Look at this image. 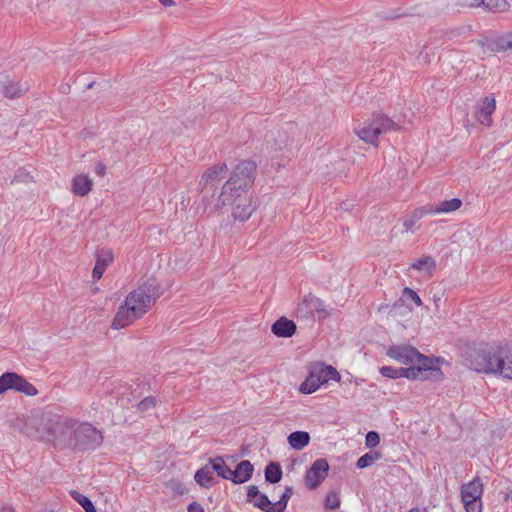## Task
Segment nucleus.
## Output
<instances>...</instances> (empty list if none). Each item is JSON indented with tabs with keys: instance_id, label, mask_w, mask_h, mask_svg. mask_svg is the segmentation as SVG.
<instances>
[{
	"instance_id": "13",
	"label": "nucleus",
	"mask_w": 512,
	"mask_h": 512,
	"mask_svg": "<svg viewBox=\"0 0 512 512\" xmlns=\"http://www.w3.org/2000/svg\"><path fill=\"white\" fill-rule=\"evenodd\" d=\"M495 109L496 99L493 96H486L479 104L475 116L481 124L491 126Z\"/></svg>"
},
{
	"instance_id": "23",
	"label": "nucleus",
	"mask_w": 512,
	"mask_h": 512,
	"mask_svg": "<svg viewBox=\"0 0 512 512\" xmlns=\"http://www.w3.org/2000/svg\"><path fill=\"white\" fill-rule=\"evenodd\" d=\"M462 205V201L458 198H453L451 200H445L441 202L435 209L429 208L427 209V213H449L458 210Z\"/></svg>"
},
{
	"instance_id": "2",
	"label": "nucleus",
	"mask_w": 512,
	"mask_h": 512,
	"mask_svg": "<svg viewBox=\"0 0 512 512\" xmlns=\"http://www.w3.org/2000/svg\"><path fill=\"white\" fill-rule=\"evenodd\" d=\"M464 364L479 373L512 379V343L468 347Z\"/></svg>"
},
{
	"instance_id": "19",
	"label": "nucleus",
	"mask_w": 512,
	"mask_h": 512,
	"mask_svg": "<svg viewBox=\"0 0 512 512\" xmlns=\"http://www.w3.org/2000/svg\"><path fill=\"white\" fill-rule=\"evenodd\" d=\"M113 262V253L110 250L101 251L97 255L96 264L94 266L92 277L95 280L101 279L106 268Z\"/></svg>"
},
{
	"instance_id": "5",
	"label": "nucleus",
	"mask_w": 512,
	"mask_h": 512,
	"mask_svg": "<svg viewBox=\"0 0 512 512\" xmlns=\"http://www.w3.org/2000/svg\"><path fill=\"white\" fill-rule=\"evenodd\" d=\"M386 355L403 365H411L409 368L420 369L419 379L427 378L426 372L433 370V360L410 345H392L387 349Z\"/></svg>"
},
{
	"instance_id": "15",
	"label": "nucleus",
	"mask_w": 512,
	"mask_h": 512,
	"mask_svg": "<svg viewBox=\"0 0 512 512\" xmlns=\"http://www.w3.org/2000/svg\"><path fill=\"white\" fill-rule=\"evenodd\" d=\"M226 172L227 165L225 163L220 165H213L202 175L200 185L203 188H207L208 186L214 187L221 181Z\"/></svg>"
},
{
	"instance_id": "3",
	"label": "nucleus",
	"mask_w": 512,
	"mask_h": 512,
	"mask_svg": "<svg viewBox=\"0 0 512 512\" xmlns=\"http://www.w3.org/2000/svg\"><path fill=\"white\" fill-rule=\"evenodd\" d=\"M160 296L156 281L149 279L131 291L121 304L112 322V328L122 329L145 315Z\"/></svg>"
},
{
	"instance_id": "9",
	"label": "nucleus",
	"mask_w": 512,
	"mask_h": 512,
	"mask_svg": "<svg viewBox=\"0 0 512 512\" xmlns=\"http://www.w3.org/2000/svg\"><path fill=\"white\" fill-rule=\"evenodd\" d=\"M11 389L24 393L27 396L37 394V389L22 376L14 372H6L0 376V395Z\"/></svg>"
},
{
	"instance_id": "35",
	"label": "nucleus",
	"mask_w": 512,
	"mask_h": 512,
	"mask_svg": "<svg viewBox=\"0 0 512 512\" xmlns=\"http://www.w3.org/2000/svg\"><path fill=\"white\" fill-rule=\"evenodd\" d=\"M466 512H482L481 499H462Z\"/></svg>"
},
{
	"instance_id": "16",
	"label": "nucleus",
	"mask_w": 512,
	"mask_h": 512,
	"mask_svg": "<svg viewBox=\"0 0 512 512\" xmlns=\"http://www.w3.org/2000/svg\"><path fill=\"white\" fill-rule=\"evenodd\" d=\"M253 465L248 460L241 461L235 470L231 469L230 480L235 484H241L248 481L253 474Z\"/></svg>"
},
{
	"instance_id": "45",
	"label": "nucleus",
	"mask_w": 512,
	"mask_h": 512,
	"mask_svg": "<svg viewBox=\"0 0 512 512\" xmlns=\"http://www.w3.org/2000/svg\"><path fill=\"white\" fill-rule=\"evenodd\" d=\"M433 300L436 308L438 309L441 304V296L434 295Z\"/></svg>"
},
{
	"instance_id": "11",
	"label": "nucleus",
	"mask_w": 512,
	"mask_h": 512,
	"mask_svg": "<svg viewBox=\"0 0 512 512\" xmlns=\"http://www.w3.org/2000/svg\"><path fill=\"white\" fill-rule=\"evenodd\" d=\"M329 470L328 462L325 459H317L305 476V484L309 489L317 488L327 477Z\"/></svg>"
},
{
	"instance_id": "32",
	"label": "nucleus",
	"mask_w": 512,
	"mask_h": 512,
	"mask_svg": "<svg viewBox=\"0 0 512 512\" xmlns=\"http://www.w3.org/2000/svg\"><path fill=\"white\" fill-rule=\"evenodd\" d=\"M480 0H446V6L451 9L479 7Z\"/></svg>"
},
{
	"instance_id": "4",
	"label": "nucleus",
	"mask_w": 512,
	"mask_h": 512,
	"mask_svg": "<svg viewBox=\"0 0 512 512\" xmlns=\"http://www.w3.org/2000/svg\"><path fill=\"white\" fill-rule=\"evenodd\" d=\"M256 164L253 161L240 162L231 173L229 179L222 186L217 204L214 210H219L226 203H231L234 196L247 194V188L254 182Z\"/></svg>"
},
{
	"instance_id": "43",
	"label": "nucleus",
	"mask_w": 512,
	"mask_h": 512,
	"mask_svg": "<svg viewBox=\"0 0 512 512\" xmlns=\"http://www.w3.org/2000/svg\"><path fill=\"white\" fill-rule=\"evenodd\" d=\"M188 512H204V509L199 503L192 502L188 505Z\"/></svg>"
},
{
	"instance_id": "20",
	"label": "nucleus",
	"mask_w": 512,
	"mask_h": 512,
	"mask_svg": "<svg viewBox=\"0 0 512 512\" xmlns=\"http://www.w3.org/2000/svg\"><path fill=\"white\" fill-rule=\"evenodd\" d=\"M93 182L87 175H78L72 181V191L78 196L87 195L92 189Z\"/></svg>"
},
{
	"instance_id": "18",
	"label": "nucleus",
	"mask_w": 512,
	"mask_h": 512,
	"mask_svg": "<svg viewBox=\"0 0 512 512\" xmlns=\"http://www.w3.org/2000/svg\"><path fill=\"white\" fill-rule=\"evenodd\" d=\"M483 494V484L479 477H475L469 483L461 486V500L462 499H481Z\"/></svg>"
},
{
	"instance_id": "12",
	"label": "nucleus",
	"mask_w": 512,
	"mask_h": 512,
	"mask_svg": "<svg viewBox=\"0 0 512 512\" xmlns=\"http://www.w3.org/2000/svg\"><path fill=\"white\" fill-rule=\"evenodd\" d=\"M226 205H228V203H226ZM229 205H233L232 215L235 220L239 221L248 220L254 211L252 199L247 194L235 195L234 200L229 203Z\"/></svg>"
},
{
	"instance_id": "29",
	"label": "nucleus",
	"mask_w": 512,
	"mask_h": 512,
	"mask_svg": "<svg viewBox=\"0 0 512 512\" xmlns=\"http://www.w3.org/2000/svg\"><path fill=\"white\" fill-rule=\"evenodd\" d=\"M427 213V209L426 208H419V209H416L412 215L410 217H408L407 219H405L403 225H404V228H405V231L406 232H409V231H413V228L415 226V224L421 219L423 218Z\"/></svg>"
},
{
	"instance_id": "34",
	"label": "nucleus",
	"mask_w": 512,
	"mask_h": 512,
	"mask_svg": "<svg viewBox=\"0 0 512 512\" xmlns=\"http://www.w3.org/2000/svg\"><path fill=\"white\" fill-rule=\"evenodd\" d=\"M291 495L292 489L290 487H287L283 492L281 498L274 503L276 512H283L286 509L288 500L290 499Z\"/></svg>"
},
{
	"instance_id": "10",
	"label": "nucleus",
	"mask_w": 512,
	"mask_h": 512,
	"mask_svg": "<svg viewBox=\"0 0 512 512\" xmlns=\"http://www.w3.org/2000/svg\"><path fill=\"white\" fill-rule=\"evenodd\" d=\"M480 49L478 55L485 56L488 53L506 51L512 49V34L498 37L496 39H481L474 42Z\"/></svg>"
},
{
	"instance_id": "33",
	"label": "nucleus",
	"mask_w": 512,
	"mask_h": 512,
	"mask_svg": "<svg viewBox=\"0 0 512 512\" xmlns=\"http://www.w3.org/2000/svg\"><path fill=\"white\" fill-rule=\"evenodd\" d=\"M71 494L74 500H76L84 508L86 512H97L93 503L88 497L82 495L77 491H73Z\"/></svg>"
},
{
	"instance_id": "46",
	"label": "nucleus",
	"mask_w": 512,
	"mask_h": 512,
	"mask_svg": "<svg viewBox=\"0 0 512 512\" xmlns=\"http://www.w3.org/2000/svg\"><path fill=\"white\" fill-rule=\"evenodd\" d=\"M159 2L164 6H172L175 4L174 0H159Z\"/></svg>"
},
{
	"instance_id": "14",
	"label": "nucleus",
	"mask_w": 512,
	"mask_h": 512,
	"mask_svg": "<svg viewBox=\"0 0 512 512\" xmlns=\"http://www.w3.org/2000/svg\"><path fill=\"white\" fill-rule=\"evenodd\" d=\"M379 372L382 376L397 379L405 377L407 379L415 380L420 378V369L418 368H394L391 366H383Z\"/></svg>"
},
{
	"instance_id": "22",
	"label": "nucleus",
	"mask_w": 512,
	"mask_h": 512,
	"mask_svg": "<svg viewBox=\"0 0 512 512\" xmlns=\"http://www.w3.org/2000/svg\"><path fill=\"white\" fill-rule=\"evenodd\" d=\"M310 442V435L305 431H296L288 436V443L291 448L301 450Z\"/></svg>"
},
{
	"instance_id": "40",
	"label": "nucleus",
	"mask_w": 512,
	"mask_h": 512,
	"mask_svg": "<svg viewBox=\"0 0 512 512\" xmlns=\"http://www.w3.org/2000/svg\"><path fill=\"white\" fill-rule=\"evenodd\" d=\"M340 505V500L335 494H329L325 501V506L328 509H336Z\"/></svg>"
},
{
	"instance_id": "30",
	"label": "nucleus",
	"mask_w": 512,
	"mask_h": 512,
	"mask_svg": "<svg viewBox=\"0 0 512 512\" xmlns=\"http://www.w3.org/2000/svg\"><path fill=\"white\" fill-rule=\"evenodd\" d=\"M255 507L261 509L264 512H276L275 505L268 497L261 493L252 503Z\"/></svg>"
},
{
	"instance_id": "37",
	"label": "nucleus",
	"mask_w": 512,
	"mask_h": 512,
	"mask_svg": "<svg viewBox=\"0 0 512 512\" xmlns=\"http://www.w3.org/2000/svg\"><path fill=\"white\" fill-rule=\"evenodd\" d=\"M380 442L379 434L375 431H370L366 435L365 444L367 448H374Z\"/></svg>"
},
{
	"instance_id": "39",
	"label": "nucleus",
	"mask_w": 512,
	"mask_h": 512,
	"mask_svg": "<svg viewBox=\"0 0 512 512\" xmlns=\"http://www.w3.org/2000/svg\"><path fill=\"white\" fill-rule=\"evenodd\" d=\"M403 296L411 299L417 306L422 305V300L418 296V294L411 288L406 287L403 290Z\"/></svg>"
},
{
	"instance_id": "8",
	"label": "nucleus",
	"mask_w": 512,
	"mask_h": 512,
	"mask_svg": "<svg viewBox=\"0 0 512 512\" xmlns=\"http://www.w3.org/2000/svg\"><path fill=\"white\" fill-rule=\"evenodd\" d=\"M48 417L49 416H47L46 418L43 419V424H42L43 427L42 428L39 427L40 420L35 415L16 416L15 418H13L11 420V426L15 430H17L29 437H37V438L44 440V438L42 437V434H44V435L46 434L45 421Z\"/></svg>"
},
{
	"instance_id": "26",
	"label": "nucleus",
	"mask_w": 512,
	"mask_h": 512,
	"mask_svg": "<svg viewBox=\"0 0 512 512\" xmlns=\"http://www.w3.org/2000/svg\"><path fill=\"white\" fill-rule=\"evenodd\" d=\"M209 464L213 473L216 472L221 478L230 480V476H232L231 469L226 465L223 458L217 457L211 460Z\"/></svg>"
},
{
	"instance_id": "38",
	"label": "nucleus",
	"mask_w": 512,
	"mask_h": 512,
	"mask_svg": "<svg viewBox=\"0 0 512 512\" xmlns=\"http://www.w3.org/2000/svg\"><path fill=\"white\" fill-rule=\"evenodd\" d=\"M156 405V399L154 397H146L138 403V409L142 412L147 411Z\"/></svg>"
},
{
	"instance_id": "48",
	"label": "nucleus",
	"mask_w": 512,
	"mask_h": 512,
	"mask_svg": "<svg viewBox=\"0 0 512 512\" xmlns=\"http://www.w3.org/2000/svg\"><path fill=\"white\" fill-rule=\"evenodd\" d=\"M408 512H419V510L417 508H412Z\"/></svg>"
},
{
	"instance_id": "42",
	"label": "nucleus",
	"mask_w": 512,
	"mask_h": 512,
	"mask_svg": "<svg viewBox=\"0 0 512 512\" xmlns=\"http://www.w3.org/2000/svg\"><path fill=\"white\" fill-rule=\"evenodd\" d=\"M304 303H308L318 309V307L321 305V302L318 298H316L313 295H308L304 298Z\"/></svg>"
},
{
	"instance_id": "41",
	"label": "nucleus",
	"mask_w": 512,
	"mask_h": 512,
	"mask_svg": "<svg viewBox=\"0 0 512 512\" xmlns=\"http://www.w3.org/2000/svg\"><path fill=\"white\" fill-rule=\"evenodd\" d=\"M261 493L259 492L257 486L255 485H251V486H248V490H247V501L249 503H253V501L260 495Z\"/></svg>"
},
{
	"instance_id": "31",
	"label": "nucleus",
	"mask_w": 512,
	"mask_h": 512,
	"mask_svg": "<svg viewBox=\"0 0 512 512\" xmlns=\"http://www.w3.org/2000/svg\"><path fill=\"white\" fill-rule=\"evenodd\" d=\"M379 458H380L379 452L371 451L369 453L364 454L357 460L356 467L359 469H364V468L369 467L372 464H374V462L376 460H378Z\"/></svg>"
},
{
	"instance_id": "44",
	"label": "nucleus",
	"mask_w": 512,
	"mask_h": 512,
	"mask_svg": "<svg viewBox=\"0 0 512 512\" xmlns=\"http://www.w3.org/2000/svg\"><path fill=\"white\" fill-rule=\"evenodd\" d=\"M104 172H105V166H104L102 163H98V164L96 165V173H97L98 175H101V176H102V175H104Z\"/></svg>"
},
{
	"instance_id": "25",
	"label": "nucleus",
	"mask_w": 512,
	"mask_h": 512,
	"mask_svg": "<svg viewBox=\"0 0 512 512\" xmlns=\"http://www.w3.org/2000/svg\"><path fill=\"white\" fill-rule=\"evenodd\" d=\"M479 7L495 13H501L507 11L510 5L506 0H480Z\"/></svg>"
},
{
	"instance_id": "17",
	"label": "nucleus",
	"mask_w": 512,
	"mask_h": 512,
	"mask_svg": "<svg viewBox=\"0 0 512 512\" xmlns=\"http://www.w3.org/2000/svg\"><path fill=\"white\" fill-rule=\"evenodd\" d=\"M271 330L277 337L289 338L296 332V324L286 317H281L273 323Z\"/></svg>"
},
{
	"instance_id": "36",
	"label": "nucleus",
	"mask_w": 512,
	"mask_h": 512,
	"mask_svg": "<svg viewBox=\"0 0 512 512\" xmlns=\"http://www.w3.org/2000/svg\"><path fill=\"white\" fill-rule=\"evenodd\" d=\"M265 142L268 149L271 150H281L283 148L284 140L281 139L280 143L276 141L275 133L271 132L266 135Z\"/></svg>"
},
{
	"instance_id": "7",
	"label": "nucleus",
	"mask_w": 512,
	"mask_h": 512,
	"mask_svg": "<svg viewBox=\"0 0 512 512\" xmlns=\"http://www.w3.org/2000/svg\"><path fill=\"white\" fill-rule=\"evenodd\" d=\"M394 129H396V124L391 119L383 115H377L369 123L357 128L355 133L366 143L376 144L379 135Z\"/></svg>"
},
{
	"instance_id": "24",
	"label": "nucleus",
	"mask_w": 512,
	"mask_h": 512,
	"mask_svg": "<svg viewBox=\"0 0 512 512\" xmlns=\"http://www.w3.org/2000/svg\"><path fill=\"white\" fill-rule=\"evenodd\" d=\"M213 474L210 464H207L195 473L194 479L201 487L208 488L211 486Z\"/></svg>"
},
{
	"instance_id": "21",
	"label": "nucleus",
	"mask_w": 512,
	"mask_h": 512,
	"mask_svg": "<svg viewBox=\"0 0 512 512\" xmlns=\"http://www.w3.org/2000/svg\"><path fill=\"white\" fill-rule=\"evenodd\" d=\"M411 268L431 276L436 269V261L431 256H423L412 263Z\"/></svg>"
},
{
	"instance_id": "27",
	"label": "nucleus",
	"mask_w": 512,
	"mask_h": 512,
	"mask_svg": "<svg viewBox=\"0 0 512 512\" xmlns=\"http://www.w3.org/2000/svg\"><path fill=\"white\" fill-rule=\"evenodd\" d=\"M27 90L28 86L26 84L9 82L3 86L2 92L6 97L13 99L20 97Z\"/></svg>"
},
{
	"instance_id": "28",
	"label": "nucleus",
	"mask_w": 512,
	"mask_h": 512,
	"mask_svg": "<svg viewBox=\"0 0 512 512\" xmlns=\"http://www.w3.org/2000/svg\"><path fill=\"white\" fill-rule=\"evenodd\" d=\"M282 478V470L279 464L271 462L265 468V479L270 483H277Z\"/></svg>"
},
{
	"instance_id": "6",
	"label": "nucleus",
	"mask_w": 512,
	"mask_h": 512,
	"mask_svg": "<svg viewBox=\"0 0 512 512\" xmlns=\"http://www.w3.org/2000/svg\"><path fill=\"white\" fill-rule=\"evenodd\" d=\"M340 379L341 376L334 367L317 363L311 368L309 376L300 385V391L304 394H311L329 380L340 381Z\"/></svg>"
},
{
	"instance_id": "47",
	"label": "nucleus",
	"mask_w": 512,
	"mask_h": 512,
	"mask_svg": "<svg viewBox=\"0 0 512 512\" xmlns=\"http://www.w3.org/2000/svg\"><path fill=\"white\" fill-rule=\"evenodd\" d=\"M0 512H15L12 507H3L0 508Z\"/></svg>"
},
{
	"instance_id": "1",
	"label": "nucleus",
	"mask_w": 512,
	"mask_h": 512,
	"mask_svg": "<svg viewBox=\"0 0 512 512\" xmlns=\"http://www.w3.org/2000/svg\"><path fill=\"white\" fill-rule=\"evenodd\" d=\"M45 429L44 440L59 449L93 450L103 441L101 431L91 423L63 415H50L45 421Z\"/></svg>"
}]
</instances>
